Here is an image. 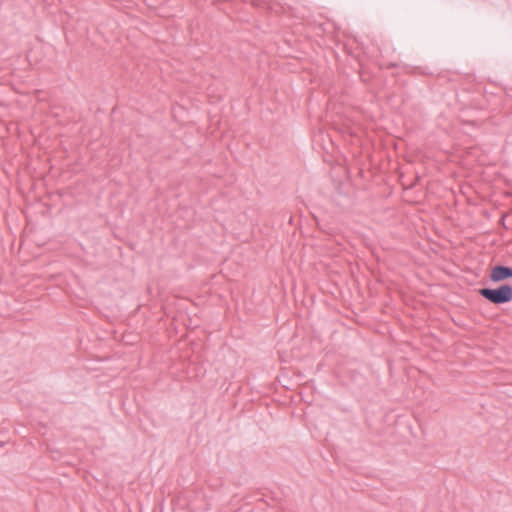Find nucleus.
Wrapping results in <instances>:
<instances>
[{"mask_svg": "<svg viewBox=\"0 0 512 512\" xmlns=\"http://www.w3.org/2000/svg\"><path fill=\"white\" fill-rule=\"evenodd\" d=\"M479 293L494 304L508 303L512 300V287L509 285H502L497 289L483 288Z\"/></svg>", "mask_w": 512, "mask_h": 512, "instance_id": "1", "label": "nucleus"}, {"mask_svg": "<svg viewBox=\"0 0 512 512\" xmlns=\"http://www.w3.org/2000/svg\"><path fill=\"white\" fill-rule=\"evenodd\" d=\"M512 278V269L504 266H496L491 270L490 279L493 282H500Z\"/></svg>", "mask_w": 512, "mask_h": 512, "instance_id": "2", "label": "nucleus"}]
</instances>
